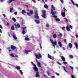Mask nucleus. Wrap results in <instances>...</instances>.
<instances>
[{
    "instance_id": "nucleus-1",
    "label": "nucleus",
    "mask_w": 78,
    "mask_h": 78,
    "mask_svg": "<svg viewBox=\"0 0 78 78\" xmlns=\"http://www.w3.org/2000/svg\"><path fill=\"white\" fill-rule=\"evenodd\" d=\"M42 14L43 15H41V16L44 18H46V12L45 10H42Z\"/></svg>"
},
{
    "instance_id": "nucleus-2",
    "label": "nucleus",
    "mask_w": 78,
    "mask_h": 78,
    "mask_svg": "<svg viewBox=\"0 0 78 78\" xmlns=\"http://www.w3.org/2000/svg\"><path fill=\"white\" fill-rule=\"evenodd\" d=\"M35 17L37 19H39V16H38V13H37V10L35 11Z\"/></svg>"
},
{
    "instance_id": "nucleus-3",
    "label": "nucleus",
    "mask_w": 78,
    "mask_h": 78,
    "mask_svg": "<svg viewBox=\"0 0 78 78\" xmlns=\"http://www.w3.org/2000/svg\"><path fill=\"white\" fill-rule=\"evenodd\" d=\"M38 55H37L36 54H35V56L36 58H37V59H40V57L41 58H42V55H41V54H40V53Z\"/></svg>"
},
{
    "instance_id": "nucleus-4",
    "label": "nucleus",
    "mask_w": 78,
    "mask_h": 78,
    "mask_svg": "<svg viewBox=\"0 0 78 78\" xmlns=\"http://www.w3.org/2000/svg\"><path fill=\"white\" fill-rule=\"evenodd\" d=\"M33 69L35 72H38V68H37V67H36V66H34L33 67Z\"/></svg>"
},
{
    "instance_id": "nucleus-5",
    "label": "nucleus",
    "mask_w": 78,
    "mask_h": 78,
    "mask_svg": "<svg viewBox=\"0 0 78 78\" xmlns=\"http://www.w3.org/2000/svg\"><path fill=\"white\" fill-rule=\"evenodd\" d=\"M11 49H12V50H16H16H17V48L12 45H11Z\"/></svg>"
},
{
    "instance_id": "nucleus-6",
    "label": "nucleus",
    "mask_w": 78,
    "mask_h": 78,
    "mask_svg": "<svg viewBox=\"0 0 78 78\" xmlns=\"http://www.w3.org/2000/svg\"><path fill=\"white\" fill-rule=\"evenodd\" d=\"M35 76L36 77H39V76H40L39 75V72H36Z\"/></svg>"
},
{
    "instance_id": "nucleus-7",
    "label": "nucleus",
    "mask_w": 78,
    "mask_h": 78,
    "mask_svg": "<svg viewBox=\"0 0 78 78\" xmlns=\"http://www.w3.org/2000/svg\"><path fill=\"white\" fill-rule=\"evenodd\" d=\"M76 46V49H78V44L77 42H76L74 44Z\"/></svg>"
},
{
    "instance_id": "nucleus-8",
    "label": "nucleus",
    "mask_w": 78,
    "mask_h": 78,
    "mask_svg": "<svg viewBox=\"0 0 78 78\" xmlns=\"http://www.w3.org/2000/svg\"><path fill=\"white\" fill-rule=\"evenodd\" d=\"M29 52H31V51H27V50L24 51V52L27 54H28Z\"/></svg>"
},
{
    "instance_id": "nucleus-9",
    "label": "nucleus",
    "mask_w": 78,
    "mask_h": 78,
    "mask_svg": "<svg viewBox=\"0 0 78 78\" xmlns=\"http://www.w3.org/2000/svg\"><path fill=\"white\" fill-rule=\"evenodd\" d=\"M66 30L68 31H70V28L69 27V26H67L66 27Z\"/></svg>"
},
{
    "instance_id": "nucleus-10",
    "label": "nucleus",
    "mask_w": 78,
    "mask_h": 78,
    "mask_svg": "<svg viewBox=\"0 0 78 78\" xmlns=\"http://www.w3.org/2000/svg\"><path fill=\"white\" fill-rule=\"evenodd\" d=\"M62 59L63 61H66V58L63 56H61Z\"/></svg>"
},
{
    "instance_id": "nucleus-11",
    "label": "nucleus",
    "mask_w": 78,
    "mask_h": 78,
    "mask_svg": "<svg viewBox=\"0 0 78 78\" xmlns=\"http://www.w3.org/2000/svg\"><path fill=\"white\" fill-rule=\"evenodd\" d=\"M37 65L39 66V67H41V68H42V66H41V63H40V62H37Z\"/></svg>"
},
{
    "instance_id": "nucleus-12",
    "label": "nucleus",
    "mask_w": 78,
    "mask_h": 78,
    "mask_svg": "<svg viewBox=\"0 0 78 78\" xmlns=\"http://www.w3.org/2000/svg\"><path fill=\"white\" fill-rule=\"evenodd\" d=\"M14 1H15V0H9L7 2V3H8L10 4L11 2H14Z\"/></svg>"
},
{
    "instance_id": "nucleus-13",
    "label": "nucleus",
    "mask_w": 78,
    "mask_h": 78,
    "mask_svg": "<svg viewBox=\"0 0 78 78\" xmlns=\"http://www.w3.org/2000/svg\"><path fill=\"white\" fill-rule=\"evenodd\" d=\"M14 25L15 26V27H17V26L18 28H20V24H19V23H17V24H15Z\"/></svg>"
},
{
    "instance_id": "nucleus-14",
    "label": "nucleus",
    "mask_w": 78,
    "mask_h": 78,
    "mask_svg": "<svg viewBox=\"0 0 78 78\" xmlns=\"http://www.w3.org/2000/svg\"><path fill=\"white\" fill-rule=\"evenodd\" d=\"M13 37L14 38V39H15V40H17V38L16 37V35H15V34H13Z\"/></svg>"
},
{
    "instance_id": "nucleus-15",
    "label": "nucleus",
    "mask_w": 78,
    "mask_h": 78,
    "mask_svg": "<svg viewBox=\"0 0 78 78\" xmlns=\"http://www.w3.org/2000/svg\"><path fill=\"white\" fill-rule=\"evenodd\" d=\"M34 21L37 23V24H39L40 23V22L38 20H35Z\"/></svg>"
},
{
    "instance_id": "nucleus-16",
    "label": "nucleus",
    "mask_w": 78,
    "mask_h": 78,
    "mask_svg": "<svg viewBox=\"0 0 78 78\" xmlns=\"http://www.w3.org/2000/svg\"><path fill=\"white\" fill-rule=\"evenodd\" d=\"M61 15L62 17H65L66 16V14H65V12H64L61 13Z\"/></svg>"
},
{
    "instance_id": "nucleus-17",
    "label": "nucleus",
    "mask_w": 78,
    "mask_h": 78,
    "mask_svg": "<svg viewBox=\"0 0 78 78\" xmlns=\"http://www.w3.org/2000/svg\"><path fill=\"white\" fill-rule=\"evenodd\" d=\"M52 44L53 45H57V42H56V41H53L52 43Z\"/></svg>"
},
{
    "instance_id": "nucleus-18",
    "label": "nucleus",
    "mask_w": 78,
    "mask_h": 78,
    "mask_svg": "<svg viewBox=\"0 0 78 78\" xmlns=\"http://www.w3.org/2000/svg\"><path fill=\"white\" fill-rule=\"evenodd\" d=\"M58 44H59L60 47H62V44H61V42L60 41H58Z\"/></svg>"
},
{
    "instance_id": "nucleus-19",
    "label": "nucleus",
    "mask_w": 78,
    "mask_h": 78,
    "mask_svg": "<svg viewBox=\"0 0 78 78\" xmlns=\"http://www.w3.org/2000/svg\"><path fill=\"white\" fill-rule=\"evenodd\" d=\"M69 48H72V44L71 43H69Z\"/></svg>"
},
{
    "instance_id": "nucleus-20",
    "label": "nucleus",
    "mask_w": 78,
    "mask_h": 78,
    "mask_svg": "<svg viewBox=\"0 0 78 78\" xmlns=\"http://www.w3.org/2000/svg\"><path fill=\"white\" fill-rule=\"evenodd\" d=\"M53 38H54V39H56V37H57L56 34H54V35L53 36Z\"/></svg>"
},
{
    "instance_id": "nucleus-21",
    "label": "nucleus",
    "mask_w": 78,
    "mask_h": 78,
    "mask_svg": "<svg viewBox=\"0 0 78 78\" xmlns=\"http://www.w3.org/2000/svg\"><path fill=\"white\" fill-rule=\"evenodd\" d=\"M12 11H13V7H11L10 9V12H12Z\"/></svg>"
},
{
    "instance_id": "nucleus-22",
    "label": "nucleus",
    "mask_w": 78,
    "mask_h": 78,
    "mask_svg": "<svg viewBox=\"0 0 78 78\" xmlns=\"http://www.w3.org/2000/svg\"><path fill=\"white\" fill-rule=\"evenodd\" d=\"M16 68L18 70H20V66H18L16 67Z\"/></svg>"
},
{
    "instance_id": "nucleus-23",
    "label": "nucleus",
    "mask_w": 78,
    "mask_h": 78,
    "mask_svg": "<svg viewBox=\"0 0 78 78\" xmlns=\"http://www.w3.org/2000/svg\"><path fill=\"white\" fill-rule=\"evenodd\" d=\"M25 39L26 41H30L29 40V38H28V37H25Z\"/></svg>"
},
{
    "instance_id": "nucleus-24",
    "label": "nucleus",
    "mask_w": 78,
    "mask_h": 78,
    "mask_svg": "<svg viewBox=\"0 0 78 78\" xmlns=\"http://www.w3.org/2000/svg\"><path fill=\"white\" fill-rule=\"evenodd\" d=\"M22 14H25L27 13V12L25 11V10H23L22 11Z\"/></svg>"
},
{
    "instance_id": "nucleus-25",
    "label": "nucleus",
    "mask_w": 78,
    "mask_h": 78,
    "mask_svg": "<svg viewBox=\"0 0 78 78\" xmlns=\"http://www.w3.org/2000/svg\"><path fill=\"white\" fill-rule=\"evenodd\" d=\"M11 29L12 30H14V27L13 25L12 26V27H11Z\"/></svg>"
},
{
    "instance_id": "nucleus-26",
    "label": "nucleus",
    "mask_w": 78,
    "mask_h": 78,
    "mask_svg": "<svg viewBox=\"0 0 78 78\" xmlns=\"http://www.w3.org/2000/svg\"><path fill=\"white\" fill-rule=\"evenodd\" d=\"M44 7L45 8H46V9H48V6H47V5L46 4H45L44 5Z\"/></svg>"
},
{
    "instance_id": "nucleus-27",
    "label": "nucleus",
    "mask_w": 78,
    "mask_h": 78,
    "mask_svg": "<svg viewBox=\"0 0 78 78\" xmlns=\"http://www.w3.org/2000/svg\"><path fill=\"white\" fill-rule=\"evenodd\" d=\"M51 14L53 16L55 15V13H54V12H53V11L52 10H51Z\"/></svg>"
},
{
    "instance_id": "nucleus-28",
    "label": "nucleus",
    "mask_w": 78,
    "mask_h": 78,
    "mask_svg": "<svg viewBox=\"0 0 78 78\" xmlns=\"http://www.w3.org/2000/svg\"><path fill=\"white\" fill-rule=\"evenodd\" d=\"M48 58H49V59H52V58H51V56H50V55L49 54H48Z\"/></svg>"
},
{
    "instance_id": "nucleus-29",
    "label": "nucleus",
    "mask_w": 78,
    "mask_h": 78,
    "mask_svg": "<svg viewBox=\"0 0 78 78\" xmlns=\"http://www.w3.org/2000/svg\"><path fill=\"white\" fill-rule=\"evenodd\" d=\"M62 68L64 69V70L65 72H67V71H66V67L65 66H62Z\"/></svg>"
},
{
    "instance_id": "nucleus-30",
    "label": "nucleus",
    "mask_w": 78,
    "mask_h": 78,
    "mask_svg": "<svg viewBox=\"0 0 78 78\" xmlns=\"http://www.w3.org/2000/svg\"><path fill=\"white\" fill-rule=\"evenodd\" d=\"M32 1H33V2L34 3H36V0H31ZM37 0L38 1H40L41 0Z\"/></svg>"
},
{
    "instance_id": "nucleus-31",
    "label": "nucleus",
    "mask_w": 78,
    "mask_h": 78,
    "mask_svg": "<svg viewBox=\"0 0 78 78\" xmlns=\"http://www.w3.org/2000/svg\"><path fill=\"white\" fill-rule=\"evenodd\" d=\"M51 8H52V9L53 10H54V11H55V7L53 5H51Z\"/></svg>"
},
{
    "instance_id": "nucleus-32",
    "label": "nucleus",
    "mask_w": 78,
    "mask_h": 78,
    "mask_svg": "<svg viewBox=\"0 0 78 78\" xmlns=\"http://www.w3.org/2000/svg\"><path fill=\"white\" fill-rule=\"evenodd\" d=\"M30 13L32 15L33 14V11L31 10L30 11Z\"/></svg>"
},
{
    "instance_id": "nucleus-33",
    "label": "nucleus",
    "mask_w": 78,
    "mask_h": 78,
    "mask_svg": "<svg viewBox=\"0 0 78 78\" xmlns=\"http://www.w3.org/2000/svg\"><path fill=\"white\" fill-rule=\"evenodd\" d=\"M55 20L57 22H59V21H60V19H59V18H57Z\"/></svg>"
},
{
    "instance_id": "nucleus-34",
    "label": "nucleus",
    "mask_w": 78,
    "mask_h": 78,
    "mask_svg": "<svg viewBox=\"0 0 78 78\" xmlns=\"http://www.w3.org/2000/svg\"><path fill=\"white\" fill-rule=\"evenodd\" d=\"M31 63L32 64V65L34 66V67H35L36 66V64H34V63L33 62H31Z\"/></svg>"
},
{
    "instance_id": "nucleus-35",
    "label": "nucleus",
    "mask_w": 78,
    "mask_h": 78,
    "mask_svg": "<svg viewBox=\"0 0 78 78\" xmlns=\"http://www.w3.org/2000/svg\"><path fill=\"white\" fill-rule=\"evenodd\" d=\"M12 20H13L14 21V22H16V19H15L14 18H12Z\"/></svg>"
},
{
    "instance_id": "nucleus-36",
    "label": "nucleus",
    "mask_w": 78,
    "mask_h": 78,
    "mask_svg": "<svg viewBox=\"0 0 78 78\" xmlns=\"http://www.w3.org/2000/svg\"><path fill=\"white\" fill-rule=\"evenodd\" d=\"M69 58H71V59H72L73 58V55H69Z\"/></svg>"
},
{
    "instance_id": "nucleus-37",
    "label": "nucleus",
    "mask_w": 78,
    "mask_h": 78,
    "mask_svg": "<svg viewBox=\"0 0 78 78\" xmlns=\"http://www.w3.org/2000/svg\"><path fill=\"white\" fill-rule=\"evenodd\" d=\"M26 34V32H25V31L24 30H23V34Z\"/></svg>"
},
{
    "instance_id": "nucleus-38",
    "label": "nucleus",
    "mask_w": 78,
    "mask_h": 78,
    "mask_svg": "<svg viewBox=\"0 0 78 78\" xmlns=\"http://www.w3.org/2000/svg\"><path fill=\"white\" fill-rule=\"evenodd\" d=\"M62 30H65V29H66V27H62Z\"/></svg>"
},
{
    "instance_id": "nucleus-39",
    "label": "nucleus",
    "mask_w": 78,
    "mask_h": 78,
    "mask_svg": "<svg viewBox=\"0 0 78 78\" xmlns=\"http://www.w3.org/2000/svg\"><path fill=\"white\" fill-rule=\"evenodd\" d=\"M63 41L66 44H67V40H66V39H65L63 40Z\"/></svg>"
},
{
    "instance_id": "nucleus-40",
    "label": "nucleus",
    "mask_w": 78,
    "mask_h": 78,
    "mask_svg": "<svg viewBox=\"0 0 78 78\" xmlns=\"http://www.w3.org/2000/svg\"><path fill=\"white\" fill-rule=\"evenodd\" d=\"M53 17H54V18H55V19H57V16H55V14L53 15Z\"/></svg>"
},
{
    "instance_id": "nucleus-41",
    "label": "nucleus",
    "mask_w": 78,
    "mask_h": 78,
    "mask_svg": "<svg viewBox=\"0 0 78 78\" xmlns=\"http://www.w3.org/2000/svg\"><path fill=\"white\" fill-rule=\"evenodd\" d=\"M58 36H59V37H61L62 36V34L60 33L59 34Z\"/></svg>"
},
{
    "instance_id": "nucleus-42",
    "label": "nucleus",
    "mask_w": 78,
    "mask_h": 78,
    "mask_svg": "<svg viewBox=\"0 0 78 78\" xmlns=\"http://www.w3.org/2000/svg\"><path fill=\"white\" fill-rule=\"evenodd\" d=\"M57 64H59V65H60V66H61V65H62L61 63H60L58 62H57Z\"/></svg>"
},
{
    "instance_id": "nucleus-43",
    "label": "nucleus",
    "mask_w": 78,
    "mask_h": 78,
    "mask_svg": "<svg viewBox=\"0 0 78 78\" xmlns=\"http://www.w3.org/2000/svg\"><path fill=\"white\" fill-rule=\"evenodd\" d=\"M26 28H27L26 27H22V29L23 30H25V29H26Z\"/></svg>"
},
{
    "instance_id": "nucleus-44",
    "label": "nucleus",
    "mask_w": 78,
    "mask_h": 78,
    "mask_svg": "<svg viewBox=\"0 0 78 78\" xmlns=\"http://www.w3.org/2000/svg\"><path fill=\"white\" fill-rule=\"evenodd\" d=\"M20 72L21 73V74L23 75V72H22V71L21 70H20Z\"/></svg>"
},
{
    "instance_id": "nucleus-45",
    "label": "nucleus",
    "mask_w": 78,
    "mask_h": 78,
    "mask_svg": "<svg viewBox=\"0 0 78 78\" xmlns=\"http://www.w3.org/2000/svg\"><path fill=\"white\" fill-rule=\"evenodd\" d=\"M63 64H67V62L64 61V62H63Z\"/></svg>"
},
{
    "instance_id": "nucleus-46",
    "label": "nucleus",
    "mask_w": 78,
    "mask_h": 78,
    "mask_svg": "<svg viewBox=\"0 0 78 78\" xmlns=\"http://www.w3.org/2000/svg\"><path fill=\"white\" fill-rule=\"evenodd\" d=\"M11 56H12V57H14V54H11Z\"/></svg>"
},
{
    "instance_id": "nucleus-47",
    "label": "nucleus",
    "mask_w": 78,
    "mask_h": 78,
    "mask_svg": "<svg viewBox=\"0 0 78 78\" xmlns=\"http://www.w3.org/2000/svg\"><path fill=\"white\" fill-rule=\"evenodd\" d=\"M71 2L72 3H73V5H75V3L73 2V1H72V0H71Z\"/></svg>"
},
{
    "instance_id": "nucleus-48",
    "label": "nucleus",
    "mask_w": 78,
    "mask_h": 78,
    "mask_svg": "<svg viewBox=\"0 0 78 78\" xmlns=\"http://www.w3.org/2000/svg\"><path fill=\"white\" fill-rule=\"evenodd\" d=\"M63 9L64 10V12H66V11H67V10H66V8H65V7L63 8Z\"/></svg>"
},
{
    "instance_id": "nucleus-49",
    "label": "nucleus",
    "mask_w": 78,
    "mask_h": 78,
    "mask_svg": "<svg viewBox=\"0 0 78 78\" xmlns=\"http://www.w3.org/2000/svg\"><path fill=\"white\" fill-rule=\"evenodd\" d=\"M71 76L73 78H76L74 77V76L72 74L71 75Z\"/></svg>"
},
{
    "instance_id": "nucleus-50",
    "label": "nucleus",
    "mask_w": 78,
    "mask_h": 78,
    "mask_svg": "<svg viewBox=\"0 0 78 78\" xmlns=\"http://www.w3.org/2000/svg\"><path fill=\"white\" fill-rule=\"evenodd\" d=\"M40 47L41 49H42V46H41V44H40Z\"/></svg>"
},
{
    "instance_id": "nucleus-51",
    "label": "nucleus",
    "mask_w": 78,
    "mask_h": 78,
    "mask_svg": "<svg viewBox=\"0 0 78 78\" xmlns=\"http://www.w3.org/2000/svg\"><path fill=\"white\" fill-rule=\"evenodd\" d=\"M69 27L71 28V29H72V28H73V27L71 25H69Z\"/></svg>"
},
{
    "instance_id": "nucleus-52",
    "label": "nucleus",
    "mask_w": 78,
    "mask_h": 78,
    "mask_svg": "<svg viewBox=\"0 0 78 78\" xmlns=\"http://www.w3.org/2000/svg\"><path fill=\"white\" fill-rule=\"evenodd\" d=\"M69 67H70V68L72 70H73V67L70 66Z\"/></svg>"
},
{
    "instance_id": "nucleus-53",
    "label": "nucleus",
    "mask_w": 78,
    "mask_h": 78,
    "mask_svg": "<svg viewBox=\"0 0 78 78\" xmlns=\"http://www.w3.org/2000/svg\"><path fill=\"white\" fill-rule=\"evenodd\" d=\"M76 38H78V35L77 34H76Z\"/></svg>"
},
{
    "instance_id": "nucleus-54",
    "label": "nucleus",
    "mask_w": 78,
    "mask_h": 78,
    "mask_svg": "<svg viewBox=\"0 0 78 78\" xmlns=\"http://www.w3.org/2000/svg\"><path fill=\"white\" fill-rule=\"evenodd\" d=\"M0 28H1V29H3V27H2V26L1 25H0Z\"/></svg>"
},
{
    "instance_id": "nucleus-55",
    "label": "nucleus",
    "mask_w": 78,
    "mask_h": 78,
    "mask_svg": "<svg viewBox=\"0 0 78 78\" xmlns=\"http://www.w3.org/2000/svg\"><path fill=\"white\" fill-rule=\"evenodd\" d=\"M76 5V6H77V8H78V5L77 4H75V5Z\"/></svg>"
},
{
    "instance_id": "nucleus-56",
    "label": "nucleus",
    "mask_w": 78,
    "mask_h": 78,
    "mask_svg": "<svg viewBox=\"0 0 78 78\" xmlns=\"http://www.w3.org/2000/svg\"><path fill=\"white\" fill-rule=\"evenodd\" d=\"M8 35L9 36V37H11L10 36V33H9V32H8Z\"/></svg>"
},
{
    "instance_id": "nucleus-57",
    "label": "nucleus",
    "mask_w": 78,
    "mask_h": 78,
    "mask_svg": "<svg viewBox=\"0 0 78 78\" xmlns=\"http://www.w3.org/2000/svg\"><path fill=\"white\" fill-rule=\"evenodd\" d=\"M14 14H15V15H17V12H15L14 13Z\"/></svg>"
},
{
    "instance_id": "nucleus-58",
    "label": "nucleus",
    "mask_w": 78,
    "mask_h": 78,
    "mask_svg": "<svg viewBox=\"0 0 78 78\" xmlns=\"http://www.w3.org/2000/svg\"><path fill=\"white\" fill-rule=\"evenodd\" d=\"M47 74H48V75L50 76V73L49 72H47Z\"/></svg>"
},
{
    "instance_id": "nucleus-59",
    "label": "nucleus",
    "mask_w": 78,
    "mask_h": 78,
    "mask_svg": "<svg viewBox=\"0 0 78 78\" xmlns=\"http://www.w3.org/2000/svg\"><path fill=\"white\" fill-rule=\"evenodd\" d=\"M60 1L62 3H64V1H63V0H60Z\"/></svg>"
},
{
    "instance_id": "nucleus-60",
    "label": "nucleus",
    "mask_w": 78,
    "mask_h": 78,
    "mask_svg": "<svg viewBox=\"0 0 78 78\" xmlns=\"http://www.w3.org/2000/svg\"><path fill=\"white\" fill-rule=\"evenodd\" d=\"M27 15H28V16H30V13H27Z\"/></svg>"
},
{
    "instance_id": "nucleus-61",
    "label": "nucleus",
    "mask_w": 78,
    "mask_h": 78,
    "mask_svg": "<svg viewBox=\"0 0 78 78\" xmlns=\"http://www.w3.org/2000/svg\"><path fill=\"white\" fill-rule=\"evenodd\" d=\"M56 75H58V76H59V74L58 73H56Z\"/></svg>"
},
{
    "instance_id": "nucleus-62",
    "label": "nucleus",
    "mask_w": 78,
    "mask_h": 78,
    "mask_svg": "<svg viewBox=\"0 0 78 78\" xmlns=\"http://www.w3.org/2000/svg\"><path fill=\"white\" fill-rule=\"evenodd\" d=\"M44 76L45 78H47V76L46 75L44 74Z\"/></svg>"
},
{
    "instance_id": "nucleus-63",
    "label": "nucleus",
    "mask_w": 78,
    "mask_h": 78,
    "mask_svg": "<svg viewBox=\"0 0 78 78\" xmlns=\"http://www.w3.org/2000/svg\"><path fill=\"white\" fill-rule=\"evenodd\" d=\"M3 16H4V17H6V15H5V14H3Z\"/></svg>"
},
{
    "instance_id": "nucleus-64",
    "label": "nucleus",
    "mask_w": 78,
    "mask_h": 78,
    "mask_svg": "<svg viewBox=\"0 0 78 78\" xmlns=\"http://www.w3.org/2000/svg\"><path fill=\"white\" fill-rule=\"evenodd\" d=\"M51 78H55V77L54 76H53L52 77H51Z\"/></svg>"
}]
</instances>
